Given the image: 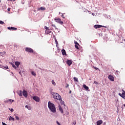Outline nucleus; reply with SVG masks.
Here are the masks:
<instances>
[{
	"instance_id": "obj_1",
	"label": "nucleus",
	"mask_w": 125,
	"mask_h": 125,
	"mask_svg": "<svg viewBox=\"0 0 125 125\" xmlns=\"http://www.w3.org/2000/svg\"><path fill=\"white\" fill-rule=\"evenodd\" d=\"M48 107L50 109V111L53 113L56 112V108L55 105L54 104L50 103V102L48 103Z\"/></svg>"
},
{
	"instance_id": "obj_2",
	"label": "nucleus",
	"mask_w": 125,
	"mask_h": 125,
	"mask_svg": "<svg viewBox=\"0 0 125 125\" xmlns=\"http://www.w3.org/2000/svg\"><path fill=\"white\" fill-rule=\"evenodd\" d=\"M53 98L61 101L62 98L59 94L56 93H53Z\"/></svg>"
},
{
	"instance_id": "obj_3",
	"label": "nucleus",
	"mask_w": 125,
	"mask_h": 125,
	"mask_svg": "<svg viewBox=\"0 0 125 125\" xmlns=\"http://www.w3.org/2000/svg\"><path fill=\"white\" fill-rule=\"evenodd\" d=\"M54 20L56 21V22L60 23L61 25H63V22L61 21L60 18H56Z\"/></svg>"
},
{
	"instance_id": "obj_4",
	"label": "nucleus",
	"mask_w": 125,
	"mask_h": 125,
	"mask_svg": "<svg viewBox=\"0 0 125 125\" xmlns=\"http://www.w3.org/2000/svg\"><path fill=\"white\" fill-rule=\"evenodd\" d=\"M25 51L27 52L30 53H34V50H33L31 48L26 47L25 48Z\"/></svg>"
},
{
	"instance_id": "obj_5",
	"label": "nucleus",
	"mask_w": 125,
	"mask_h": 125,
	"mask_svg": "<svg viewBox=\"0 0 125 125\" xmlns=\"http://www.w3.org/2000/svg\"><path fill=\"white\" fill-rule=\"evenodd\" d=\"M102 27L106 28V26H102V25H99V24H96L94 25V28L95 29H98V28H102Z\"/></svg>"
},
{
	"instance_id": "obj_6",
	"label": "nucleus",
	"mask_w": 125,
	"mask_h": 125,
	"mask_svg": "<svg viewBox=\"0 0 125 125\" xmlns=\"http://www.w3.org/2000/svg\"><path fill=\"white\" fill-rule=\"evenodd\" d=\"M15 101L14 100H11V99H8L7 100H6L4 101V103L7 104V103H9V104H12L13 102H14Z\"/></svg>"
},
{
	"instance_id": "obj_7",
	"label": "nucleus",
	"mask_w": 125,
	"mask_h": 125,
	"mask_svg": "<svg viewBox=\"0 0 125 125\" xmlns=\"http://www.w3.org/2000/svg\"><path fill=\"white\" fill-rule=\"evenodd\" d=\"M33 99L37 102H39L40 101V99L39 97L33 96Z\"/></svg>"
},
{
	"instance_id": "obj_8",
	"label": "nucleus",
	"mask_w": 125,
	"mask_h": 125,
	"mask_svg": "<svg viewBox=\"0 0 125 125\" xmlns=\"http://www.w3.org/2000/svg\"><path fill=\"white\" fill-rule=\"evenodd\" d=\"M66 63H67V65H68V66H70L72 64H73V61H71V60H68L66 61Z\"/></svg>"
},
{
	"instance_id": "obj_9",
	"label": "nucleus",
	"mask_w": 125,
	"mask_h": 125,
	"mask_svg": "<svg viewBox=\"0 0 125 125\" xmlns=\"http://www.w3.org/2000/svg\"><path fill=\"white\" fill-rule=\"evenodd\" d=\"M22 94L23 96H24L25 98H27L28 96L27 92L26 90H23Z\"/></svg>"
},
{
	"instance_id": "obj_10",
	"label": "nucleus",
	"mask_w": 125,
	"mask_h": 125,
	"mask_svg": "<svg viewBox=\"0 0 125 125\" xmlns=\"http://www.w3.org/2000/svg\"><path fill=\"white\" fill-rule=\"evenodd\" d=\"M119 95L123 99L125 100V92L124 91L122 93V94L119 93Z\"/></svg>"
},
{
	"instance_id": "obj_11",
	"label": "nucleus",
	"mask_w": 125,
	"mask_h": 125,
	"mask_svg": "<svg viewBox=\"0 0 125 125\" xmlns=\"http://www.w3.org/2000/svg\"><path fill=\"white\" fill-rule=\"evenodd\" d=\"M108 78L110 80V81L113 82L114 81V77L112 75H109Z\"/></svg>"
},
{
	"instance_id": "obj_12",
	"label": "nucleus",
	"mask_w": 125,
	"mask_h": 125,
	"mask_svg": "<svg viewBox=\"0 0 125 125\" xmlns=\"http://www.w3.org/2000/svg\"><path fill=\"white\" fill-rule=\"evenodd\" d=\"M62 56H66L67 55V54H66V51H65V50H64V49H62Z\"/></svg>"
},
{
	"instance_id": "obj_13",
	"label": "nucleus",
	"mask_w": 125,
	"mask_h": 125,
	"mask_svg": "<svg viewBox=\"0 0 125 125\" xmlns=\"http://www.w3.org/2000/svg\"><path fill=\"white\" fill-rule=\"evenodd\" d=\"M45 8L44 7H41L40 8H38V11H44L45 10Z\"/></svg>"
},
{
	"instance_id": "obj_14",
	"label": "nucleus",
	"mask_w": 125,
	"mask_h": 125,
	"mask_svg": "<svg viewBox=\"0 0 125 125\" xmlns=\"http://www.w3.org/2000/svg\"><path fill=\"white\" fill-rule=\"evenodd\" d=\"M52 32L51 30H47L45 31V34L46 35H48L49 34L51 33Z\"/></svg>"
},
{
	"instance_id": "obj_15",
	"label": "nucleus",
	"mask_w": 125,
	"mask_h": 125,
	"mask_svg": "<svg viewBox=\"0 0 125 125\" xmlns=\"http://www.w3.org/2000/svg\"><path fill=\"white\" fill-rule=\"evenodd\" d=\"M7 29L9 30H17V28H15V27H7Z\"/></svg>"
},
{
	"instance_id": "obj_16",
	"label": "nucleus",
	"mask_w": 125,
	"mask_h": 125,
	"mask_svg": "<svg viewBox=\"0 0 125 125\" xmlns=\"http://www.w3.org/2000/svg\"><path fill=\"white\" fill-rule=\"evenodd\" d=\"M59 109L61 111L62 114H63V110L61 105H59Z\"/></svg>"
},
{
	"instance_id": "obj_17",
	"label": "nucleus",
	"mask_w": 125,
	"mask_h": 125,
	"mask_svg": "<svg viewBox=\"0 0 125 125\" xmlns=\"http://www.w3.org/2000/svg\"><path fill=\"white\" fill-rule=\"evenodd\" d=\"M103 124L102 120H99L97 122V125H101Z\"/></svg>"
},
{
	"instance_id": "obj_18",
	"label": "nucleus",
	"mask_w": 125,
	"mask_h": 125,
	"mask_svg": "<svg viewBox=\"0 0 125 125\" xmlns=\"http://www.w3.org/2000/svg\"><path fill=\"white\" fill-rule=\"evenodd\" d=\"M21 64V62H15V65H16L17 67H19V65Z\"/></svg>"
},
{
	"instance_id": "obj_19",
	"label": "nucleus",
	"mask_w": 125,
	"mask_h": 125,
	"mask_svg": "<svg viewBox=\"0 0 125 125\" xmlns=\"http://www.w3.org/2000/svg\"><path fill=\"white\" fill-rule=\"evenodd\" d=\"M83 87H84V88L85 89H86V90H88L89 89V87L88 86H87L86 85H85V84L83 85Z\"/></svg>"
},
{
	"instance_id": "obj_20",
	"label": "nucleus",
	"mask_w": 125,
	"mask_h": 125,
	"mask_svg": "<svg viewBox=\"0 0 125 125\" xmlns=\"http://www.w3.org/2000/svg\"><path fill=\"white\" fill-rule=\"evenodd\" d=\"M9 121H15V119L13 117H12L11 116H10L9 118Z\"/></svg>"
},
{
	"instance_id": "obj_21",
	"label": "nucleus",
	"mask_w": 125,
	"mask_h": 125,
	"mask_svg": "<svg viewBox=\"0 0 125 125\" xmlns=\"http://www.w3.org/2000/svg\"><path fill=\"white\" fill-rule=\"evenodd\" d=\"M22 92L21 90H20V92H19V95L20 96H22Z\"/></svg>"
},
{
	"instance_id": "obj_22",
	"label": "nucleus",
	"mask_w": 125,
	"mask_h": 125,
	"mask_svg": "<svg viewBox=\"0 0 125 125\" xmlns=\"http://www.w3.org/2000/svg\"><path fill=\"white\" fill-rule=\"evenodd\" d=\"M79 45H80V44H79V45H75V48L77 49H78V50H79V46H79Z\"/></svg>"
},
{
	"instance_id": "obj_23",
	"label": "nucleus",
	"mask_w": 125,
	"mask_h": 125,
	"mask_svg": "<svg viewBox=\"0 0 125 125\" xmlns=\"http://www.w3.org/2000/svg\"><path fill=\"white\" fill-rule=\"evenodd\" d=\"M74 81H75V82H79L78 78H76V77H74Z\"/></svg>"
},
{
	"instance_id": "obj_24",
	"label": "nucleus",
	"mask_w": 125,
	"mask_h": 125,
	"mask_svg": "<svg viewBox=\"0 0 125 125\" xmlns=\"http://www.w3.org/2000/svg\"><path fill=\"white\" fill-rule=\"evenodd\" d=\"M32 75H33L34 76H36V74L35 73V72L32 71Z\"/></svg>"
},
{
	"instance_id": "obj_25",
	"label": "nucleus",
	"mask_w": 125,
	"mask_h": 125,
	"mask_svg": "<svg viewBox=\"0 0 125 125\" xmlns=\"http://www.w3.org/2000/svg\"><path fill=\"white\" fill-rule=\"evenodd\" d=\"M13 68H14L15 69H17V67L15 65V64H12Z\"/></svg>"
},
{
	"instance_id": "obj_26",
	"label": "nucleus",
	"mask_w": 125,
	"mask_h": 125,
	"mask_svg": "<svg viewBox=\"0 0 125 125\" xmlns=\"http://www.w3.org/2000/svg\"><path fill=\"white\" fill-rule=\"evenodd\" d=\"M51 83H52L54 85H56V83H55V82H54L53 80L52 81Z\"/></svg>"
},
{
	"instance_id": "obj_27",
	"label": "nucleus",
	"mask_w": 125,
	"mask_h": 125,
	"mask_svg": "<svg viewBox=\"0 0 125 125\" xmlns=\"http://www.w3.org/2000/svg\"><path fill=\"white\" fill-rule=\"evenodd\" d=\"M51 26H53L54 28H55V29L57 28L56 26L55 25V24H51Z\"/></svg>"
},
{
	"instance_id": "obj_28",
	"label": "nucleus",
	"mask_w": 125,
	"mask_h": 125,
	"mask_svg": "<svg viewBox=\"0 0 125 125\" xmlns=\"http://www.w3.org/2000/svg\"><path fill=\"white\" fill-rule=\"evenodd\" d=\"M44 29H46V30H50V29H49V27H46V26H44Z\"/></svg>"
},
{
	"instance_id": "obj_29",
	"label": "nucleus",
	"mask_w": 125,
	"mask_h": 125,
	"mask_svg": "<svg viewBox=\"0 0 125 125\" xmlns=\"http://www.w3.org/2000/svg\"><path fill=\"white\" fill-rule=\"evenodd\" d=\"M60 101L61 102V104H64V102L62 100V98H61V100Z\"/></svg>"
},
{
	"instance_id": "obj_30",
	"label": "nucleus",
	"mask_w": 125,
	"mask_h": 125,
	"mask_svg": "<svg viewBox=\"0 0 125 125\" xmlns=\"http://www.w3.org/2000/svg\"><path fill=\"white\" fill-rule=\"evenodd\" d=\"M74 43L75 45H80L76 41H74Z\"/></svg>"
},
{
	"instance_id": "obj_31",
	"label": "nucleus",
	"mask_w": 125,
	"mask_h": 125,
	"mask_svg": "<svg viewBox=\"0 0 125 125\" xmlns=\"http://www.w3.org/2000/svg\"><path fill=\"white\" fill-rule=\"evenodd\" d=\"M4 22L2 21H0V24H3Z\"/></svg>"
},
{
	"instance_id": "obj_32",
	"label": "nucleus",
	"mask_w": 125,
	"mask_h": 125,
	"mask_svg": "<svg viewBox=\"0 0 125 125\" xmlns=\"http://www.w3.org/2000/svg\"><path fill=\"white\" fill-rule=\"evenodd\" d=\"M9 110H10V111H11L12 112H13V111H14V109H13V108H9Z\"/></svg>"
},
{
	"instance_id": "obj_33",
	"label": "nucleus",
	"mask_w": 125,
	"mask_h": 125,
	"mask_svg": "<svg viewBox=\"0 0 125 125\" xmlns=\"http://www.w3.org/2000/svg\"><path fill=\"white\" fill-rule=\"evenodd\" d=\"M61 17H62L63 19L65 18V17H64V15L63 14H62Z\"/></svg>"
},
{
	"instance_id": "obj_34",
	"label": "nucleus",
	"mask_w": 125,
	"mask_h": 125,
	"mask_svg": "<svg viewBox=\"0 0 125 125\" xmlns=\"http://www.w3.org/2000/svg\"><path fill=\"white\" fill-rule=\"evenodd\" d=\"M3 67H4L5 69H8V66H3Z\"/></svg>"
},
{
	"instance_id": "obj_35",
	"label": "nucleus",
	"mask_w": 125,
	"mask_h": 125,
	"mask_svg": "<svg viewBox=\"0 0 125 125\" xmlns=\"http://www.w3.org/2000/svg\"><path fill=\"white\" fill-rule=\"evenodd\" d=\"M55 43L56 44H57H57H58V42H57V40H55Z\"/></svg>"
},
{
	"instance_id": "obj_36",
	"label": "nucleus",
	"mask_w": 125,
	"mask_h": 125,
	"mask_svg": "<svg viewBox=\"0 0 125 125\" xmlns=\"http://www.w3.org/2000/svg\"><path fill=\"white\" fill-rule=\"evenodd\" d=\"M16 119L17 120H19V117H18V116H16Z\"/></svg>"
},
{
	"instance_id": "obj_37",
	"label": "nucleus",
	"mask_w": 125,
	"mask_h": 125,
	"mask_svg": "<svg viewBox=\"0 0 125 125\" xmlns=\"http://www.w3.org/2000/svg\"><path fill=\"white\" fill-rule=\"evenodd\" d=\"M25 107L30 110V108L28 107V105H26Z\"/></svg>"
},
{
	"instance_id": "obj_38",
	"label": "nucleus",
	"mask_w": 125,
	"mask_h": 125,
	"mask_svg": "<svg viewBox=\"0 0 125 125\" xmlns=\"http://www.w3.org/2000/svg\"><path fill=\"white\" fill-rule=\"evenodd\" d=\"M94 68H95V69L96 70L99 69L97 67H94Z\"/></svg>"
},
{
	"instance_id": "obj_39",
	"label": "nucleus",
	"mask_w": 125,
	"mask_h": 125,
	"mask_svg": "<svg viewBox=\"0 0 125 125\" xmlns=\"http://www.w3.org/2000/svg\"><path fill=\"white\" fill-rule=\"evenodd\" d=\"M57 124H58V125H61V124L58 121H57Z\"/></svg>"
},
{
	"instance_id": "obj_40",
	"label": "nucleus",
	"mask_w": 125,
	"mask_h": 125,
	"mask_svg": "<svg viewBox=\"0 0 125 125\" xmlns=\"http://www.w3.org/2000/svg\"><path fill=\"white\" fill-rule=\"evenodd\" d=\"M10 10H11V8H8V9H7L8 11H9V12L10 11Z\"/></svg>"
},
{
	"instance_id": "obj_41",
	"label": "nucleus",
	"mask_w": 125,
	"mask_h": 125,
	"mask_svg": "<svg viewBox=\"0 0 125 125\" xmlns=\"http://www.w3.org/2000/svg\"><path fill=\"white\" fill-rule=\"evenodd\" d=\"M73 124L74 125H76V122H74V123H73Z\"/></svg>"
},
{
	"instance_id": "obj_42",
	"label": "nucleus",
	"mask_w": 125,
	"mask_h": 125,
	"mask_svg": "<svg viewBox=\"0 0 125 125\" xmlns=\"http://www.w3.org/2000/svg\"><path fill=\"white\" fill-rule=\"evenodd\" d=\"M16 0H10L11 1H15Z\"/></svg>"
},
{
	"instance_id": "obj_43",
	"label": "nucleus",
	"mask_w": 125,
	"mask_h": 125,
	"mask_svg": "<svg viewBox=\"0 0 125 125\" xmlns=\"http://www.w3.org/2000/svg\"><path fill=\"white\" fill-rule=\"evenodd\" d=\"M69 86V84H67V85L66 86V88H67Z\"/></svg>"
},
{
	"instance_id": "obj_44",
	"label": "nucleus",
	"mask_w": 125,
	"mask_h": 125,
	"mask_svg": "<svg viewBox=\"0 0 125 125\" xmlns=\"http://www.w3.org/2000/svg\"><path fill=\"white\" fill-rule=\"evenodd\" d=\"M71 93V91H69V93Z\"/></svg>"
},
{
	"instance_id": "obj_45",
	"label": "nucleus",
	"mask_w": 125,
	"mask_h": 125,
	"mask_svg": "<svg viewBox=\"0 0 125 125\" xmlns=\"http://www.w3.org/2000/svg\"><path fill=\"white\" fill-rule=\"evenodd\" d=\"M124 106H125V104H124Z\"/></svg>"
},
{
	"instance_id": "obj_46",
	"label": "nucleus",
	"mask_w": 125,
	"mask_h": 125,
	"mask_svg": "<svg viewBox=\"0 0 125 125\" xmlns=\"http://www.w3.org/2000/svg\"><path fill=\"white\" fill-rule=\"evenodd\" d=\"M94 83H95V82H94Z\"/></svg>"
},
{
	"instance_id": "obj_47",
	"label": "nucleus",
	"mask_w": 125,
	"mask_h": 125,
	"mask_svg": "<svg viewBox=\"0 0 125 125\" xmlns=\"http://www.w3.org/2000/svg\"><path fill=\"white\" fill-rule=\"evenodd\" d=\"M1 2V0H0V3Z\"/></svg>"
},
{
	"instance_id": "obj_48",
	"label": "nucleus",
	"mask_w": 125,
	"mask_h": 125,
	"mask_svg": "<svg viewBox=\"0 0 125 125\" xmlns=\"http://www.w3.org/2000/svg\"><path fill=\"white\" fill-rule=\"evenodd\" d=\"M88 12H89V11H88Z\"/></svg>"
},
{
	"instance_id": "obj_49",
	"label": "nucleus",
	"mask_w": 125,
	"mask_h": 125,
	"mask_svg": "<svg viewBox=\"0 0 125 125\" xmlns=\"http://www.w3.org/2000/svg\"><path fill=\"white\" fill-rule=\"evenodd\" d=\"M8 1H9V0H8Z\"/></svg>"
},
{
	"instance_id": "obj_50",
	"label": "nucleus",
	"mask_w": 125,
	"mask_h": 125,
	"mask_svg": "<svg viewBox=\"0 0 125 125\" xmlns=\"http://www.w3.org/2000/svg\"><path fill=\"white\" fill-rule=\"evenodd\" d=\"M59 14H60V12L59 13Z\"/></svg>"
}]
</instances>
